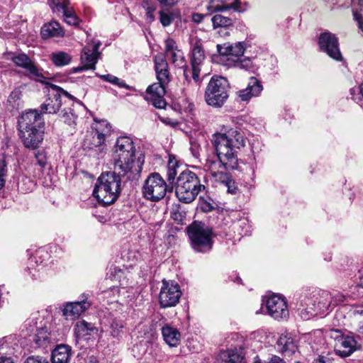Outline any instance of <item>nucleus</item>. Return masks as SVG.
<instances>
[{
	"label": "nucleus",
	"mask_w": 363,
	"mask_h": 363,
	"mask_svg": "<svg viewBox=\"0 0 363 363\" xmlns=\"http://www.w3.org/2000/svg\"><path fill=\"white\" fill-rule=\"evenodd\" d=\"M213 28H228L233 24V19L220 14H216L211 18Z\"/></svg>",
	"instance_id": "33"
},
{
	"label": "nucleus",
	"mask_w": 363,
	"mask_h": 363,
	"mask_svg": "<svg viewBox=\"0 0 363 363\" xmlns=\"http://www.w3.org/2000/svg\"><path fill=\"white\" fill-rule=\"evenodd\" d=\"M229 88V83L225 78L212 77L205 90V101L212 107H222L228 99Z\"/></svg>",
	"instance_id": "8"
},
{
	"label": "nucleus",
	"mask_w": 363,
	"mask_h": 363,
	"mask_svg": "<svg viewBox=\"0 0 363 363\" xmlns=\"http://www.w3.org/2000/svg\"><path fill=\"white\" fill-rule=\"evenodd\" d=\"M51 60L55 65L63 67L70 63L72 57L68 53L60 51L52 53L51 55Z\"/></svg>",
	"instance_id": "31"
},
{
	"label": "nucleus",
	"mask_w": 363,
	"mask_h": 363,
	"mask_svg": "<svg viewBox=\"0 0 363 363\" xmlns=\"http://www.w3.org/2000/svg\"><path fill=\"white\" fill-rule=\"evenodd\" d=\"M21 91L19 89H15L9 96L7 101L13 108H18L21 106Z\"/></svg>",
	"instance_id": "38"
},
{
	"label": "nucleus",
	"mask_w": 363,
	"mask_h": 363,
	"mask_svg": "<svg viewBox=\"0 0 363 363\" xmlns=\"http://www.w3.org/2000/svg\"><path fill=\"white\" fill-rule=\"evenodd\" d=\"M35 159L37 160L38 164L41 167H44L46 164V158L45 156L43 153L38 152L35 155Z\"/></svg>",
	"instance_id": "51"
},
{
	"label": "nucleus",
	"mask_w": 363,
	"mask_h": 363,
	"mask_svg": "<svg viewBox=\"0 0 363 363\" xmlns=\"http://www.w3.org/2000/svg\"><path fill=\"white\" fill-rule=\"evenodd\" d=\"M100 125L101 127L96 128L91 132V140L87 147L89 149L98 148L96 151L102 153L105 147L106 136L111 133V127L106 121H102Z\"/></svg>",
	"instance_id": "19"
},
{
	"label": "nucleus",
	"mask_w": 363,
	"mask_h": 363,
	"mask_svg": "<svg viewBox=\"0 0 363 363\" xmlns=\"http://www.w3.org/2000/svg\"><path fill=\"white\" fill-rule=\"evenodd\" d=\"M359 92L361 94V97L359 99L357 103L361 106V108L363 109V82L359 86Z\"/></svg>",
	"instance_id": "55"
},
{
	"label": "nucleus",
	"mask_w": 363,
	"mask_h": 363,
	"mask_svg": "<svg viewBox=\"0 0 363 363\" xmlns=\"http://www.w3.org/2000/svg\"><path fill=\"white\" fill-rule=\"evenodd\" d=\"M218 185H222L227 189V191L230 194H235L238 191L235 182L232 179L231 177L227 174L225 178H222L220 181L217 183Z\"/></svg>",
	"instance_id": "36"
},
{
	"label": "nucleus",
	"mask_w": 363,
	"mask_h": 363,
	"mask_svg": "<svg viewBox=\"0 0 363 363\" xmlns=\"http://www.w3.org/2000/svg\"><path fill=\"white\" fill-rule=\"evenodd\" d=\"M267 312L275 320L285 319L289 316L286 301L279 296H271L266 303Z\"/></svg>",
	"instance_id": "16"
},
{
	"label": "nucleus",
	"mask_w": 363,
	"mask_h": 363,
	"mask_svg": "<svg viewBox=\"0 0 363 363\" xmlns=\"http://www.w3.org/2000/svg\"><path fill=\"white\" fill-rule=\"evenodd\" d=\"M111 291L113 293V294H118L119 293V289L118 286H113L111 288Z\"/></svg>",
	"instance_id": "61"
},
{
	"label": "nucleus",
	"mask_w": 363,
	"mask_h": 363,
	"mask_svg": "<svg viewBox=\"0 0 363 363\" xmlns=\"http://www.w3.org/2000/svg\"><path fill=\"white\" fill-rule=\"evenodd\" d=\"M277 344L278 350L286 356L293 354L297 348L296 342L289 335H281Z\"/></svg>",
	"instance_id": "24"
},
{
	"label": "nucleus",
	"mask_w": 363,
	"mask_h": 363,
	"mask_svg": "<svg viewBox=\"0 0 363 363\" xmlns=\"http://www.w3.org/2000/svg\"><path fill=\"white\" fill-rule=\"evenodd\" d=\"M72 355V349L66 345L57 346L52 352V363H69Z\"/></svg>",
	"instance_id": "26"
},
{
	"label": "nucleus",
	"mask_w": 363,
	"mask_h": 363,
	"mask_svg": "<svg viewBox=\"0 0 363 363\" xmlns=\"http://www.w3.org/2000/svg\"><path fill=\"white\" fill-rule=\"evenodd\" d=\"M178 162L175 157L169 155L167 166V179L169 184H173L177 174Z\"/></svg>",
	"instance_id": "30"
},
{
	"label": "nucleus",
	"mask_w": 363,
	"mask_h": 363,
	"mask_svg": "<svg viewBox=\"0 0 363 363\" xmlns=\"http://www.w3.org/2000/svg\"><path fill=\"white\" fill-rule=\"evenodd\" d=\"M353 15H354V19L357 21L358 23V26L359 28V29H361L362 31H363V18L361 16V15L357 12V11H354L353 13Z\"/></svg>",
	"instance_id": "53"
},
{
	"label": "nucleus",
	"mask_w": 363,
	"mask_h": 363,
	"mask_svg": "<svg viewBox=\"0 0 363 363\" xmlns=\"http://www.w3.org/2000/svg\"><path fill=\"white\" fill-rule=\"evenodd\" d=\"M33 340L38 346L46 347L48 344L54 342L56 340V337L49 332L46 327H44L38 330Z\"/></svg>",
	"instance_id": "27"
},
{
	"label": "nucleus",
	"mask_w": 363,
	"mask_h": 363,
	"mask_svg": "<svg viewBox=\"0 0 363 363\" xmlns=\"http://www.w3.org/2000/svg\"><path fill=\"white\" fill-rule=\"evenodd\" d=\"M245 50V43L237 42L234 44L230 43L229 56L235 57L239 59L242 56Z\"/></svg>",
	"instance_id": "40"
},
{
	"label": "nucleus",
	"mask_w": 363,
	"mask_h": 363,
	"mask_svg": "<svg viewBox=\"0 0 363 363\" xmlns=\"http://www.w3.org/2000/svg\"><path fill=\"white\" fill-rule=\"evenodd\" d=\"M145 343L140 342L139 344H137L133 347V351L135 350V349H145Z\"/></svg>",
	"instance_id": "60"
},
{
	"label": "nucleus",
	"mask_w": 363,
	"mask_h": 363,
	"mask_svg": "<svg viewBox=\"0 0 363 363\" xmlns=\"http://www.w3.org/2000/svg\"><path fill=\"white\" fill-rule=\"evenodd\" d=\"M62 112L60 117L65 123L69 125L75 124L77 116L70 108L68 110L65 109Z\"/></svg>",
	"instance_id": "45"
},
{
	"label": "nucleus",
	"mask_w": 363,
	"mask_h": 363,
	"mask_svg": "<svg viewBox=\"0 0 363 363\" xmlns=\"http://www.w3.org/2000/svg\"><path fill=\"white\" fill-rule=\"evenodd\" d=\"M205 16H206V15H204V14L194 13L191 16V19L194 23H200L203 20Z\"/></svg>",
	"instance_id": "52"
},
{
	"label": "nucleus",
	"mask_w": 363,
	"mask_h": 363,
	"mask_svg": "<svg viewBox=\"0 0 363 363\" xmlns=\"http://www.w3.org/2000/svg\"><path fill=\"white\" fill-rule=\"evenodd\" d=\"M178 49L176 42L171 38L165 40V52L167 55Z\"/></svg>",
	"instance_id": "48"
},
{
	"label": "nucleus",
	"mask_w": 363,
	"mask_h": 363,
	"mask_svg": "<svg viewBox=\"0 0 363 363\" xmlns=\"http://www.w3.org/2000/svg\"><path fill=\"white\" fill-rule=\"evenodd\" d=\"M216 47H217V50L220 55H224V56H229V52H230L229 50H230V43H225L223 45L218 44Z\"/></svg>",
	"instance_id": "49"
},
{
	"label": "nucleus",
	"mask_w": 363,
	"mask_h": 363,
	"mask_svg": "<svg viewBox=\"0 0 363 363\" xmlns=\"http://www.w3.org/2000/svg\"><path fill=\"white\" fill-rule=\"evenodd\" d=\"M161 4L166 5V6H173L176 4L179 0H157Z\"/></svg>",
	"instance_id": "54"
},
{
	"label": "nucleus",
	"mask_w": 363,
	"mask_h": 363,
	"mask_svg": "<svg viewBox=\"0 0 363 363\" xmlns=\"http://www.w3.org/2000/svg\"><path fill=\"white\" fill-rule=\"evenodd\" d=\"M160 120L164 123L169 124V125H174L177 124V123H175V122H171V120L169 118H160Z\"/></svg>",
	"instance_id": "59"
},
{
	"label": "nucleus",
	"mask_w": 363,
	"mask_h": 363,
	"mask_svg": "<svg viewBox=\"0 0 363 363\" xmlns=\"http://www.w3.org/2000/svg\"><path fill=\"white\" fill-rule=\"evenodd\" d=\"M219 357L224 363H240L243 359L240 354L234 350L222 351Z\"/></svg>",
	"instance_id": "29"
},
{
	"label": "nucleus",
	"mask_w": 363,
	"mask_h": 363,
	"mask_svg": "<svg viewBox=\"0 0 363 363\" xmlns=\"http://www.w3.org/2000/svg\"><path fill=\"white\" fill-rule=\"evenodd\" d=\"M205 189L198 176L190 170L180 173L177 180L176 195L179 201L189 203L192 202L201 190Z\"/></svg>",
	"instance_id": "7"
},
{
	"label": "nucleus",
	"mask_w": 363,
	"mask_h": 363,
	"mask_svg": "<svg viewBox=\"0 0 363 363\" xmlns=\"http://www.w3.org/2000/svg\"><path fill=\"white\" fill-rule=\"evenodd\" d=\"M7 176V165L4 157L0 158V189H1L6 182Z\"/></svg>",
	"instance_id": "46"
},
{
	"label": "nucleus",
	"mask_w": 363,
	"mask_h": 363,
	"mask_svg": "<svg viewBox=\"0 0 363 363\" xmlns=\"http://www.w3.org/2000/svg\"><path fill=\"white\" fill-rule=\"evenodd\" d=\"M89 363H97V360L94 357H90Z\"/></svg>",
	"instance_id": "62"
},
{
	"label": "nucleus",
	"mask_w": 363,
	"mask_h": 363,
	"mask_svg": "<svg viewBox=\"0 0 363 363\" xmlns=\"http://www.w3.org/2000/svg\"><path fill=\"white\" fill-rule=\"evenodd\" d=\"M205 53L201 44L196 42L192 48L191 55V68L184 66V76L187 82L193 79L196 85L199 87L202 82L200 77L201 67L205 60Z\"/></svg>",
	"instance_id": "10"
},
{
	"label": "nucleus",
	"mask_w": 363,
	"mask_h": 363,
	"mask_svg": "<svg viewBox=\"0 0 363 363\" xmlns=\"http://www.w3.org/2000/svg\"><path fill=\"white\" fill-rule=\"evenodd\" d=\"M213 144L216 156L209 157L203 169L208 173V179L212 184L217 186V183L228 174L224 170L237 169L238 150L245 146V138L238 130L229 128L213 134Z\"/></svg>",
	"instance_id": "1"
},
{
	"label": "nucleus",
	"mask_w": 363,
	"mask_h": 363,
	"mask_svg": "<svg viewBox=\"0 0 363 363\" xmlns=\"http://www.w3.org/2000/svg\"><path fill=\"white\" fill-rule=\"evenodd\" d=\"M263 90L261 82L255 77H250L247 86L238 91L242 101H249L252 97L258 96Z\"/></svg>",
	"instance_id": "21"
},
{
	"label": "nucleus",
	"mask_w": 363,
	"mask_h": 363,
	"mask_svg": "<svg viewBox=\"0 0 363 363\" xmlns=\"http://www.w3.org/2000/svg\"><path fill=\"white\" fill-rule=\"evenodd\" d=\"M35 186V182L26 176H22L18 182V191L23 194L32 191Z\"/></svg>",
	"instance_id": "32"
},
{
	"label": "nucleus",
	"mask_w": 363,
	"mask_h": 363,
	"mask_svg": "<svg viewBox=\"0 0 363 363\" xmlns=\"http://www.w3.org/2000/svg\"><path fill=\"white\" fill-rule=\"evenodd\" d=\"M154 62L156 77L159 82L154 83L147 88L145 99L155 108H164L167 105L164 99L166 86L171 80L169 66L165 56L162 53L157 54L155 57Z\"/></svg>",
	"instance_id": "4"
},
{
	"label": "nucleus",
	"mask_w": 363,
	"mask_h": 363,
	"mask_svg": "<svg viewBox=\"0 0 363 363\" xmlns=\"http://www.w3.org/2000/svg\"><path fill=\"white\" fill-rule=\"evenodd\" d=\"M161 330L163 340L169 347H175L180 344L182 335L177 328L165 324Z\"/></svg>",
	"instance_id": "23"
},
{
	"label": "nucleus",
	"mask_w": 363,
	"mask_h": 363,
	"mask_svg": "<svg viewBox=\"0 0 363 363\" xmlns=\"http://www.w3.org/2000/svg\"><path fill=\"white\" fill-rule=\"evenodd\" d=\"M234 66L240 69H243L246 71H252L254 69L252 62L251 59L248 57L237 59V60L235 61Z\"/></svg>",
	"instance_id": "44"
},
{
	"label": "nucleus",
	"mask_w": 363,
	"mask_h": 363,
	"mask_svg": "<svg viewBox=\"0 0 363 363\" xmlns=\"http://www.w3.org/2000/svg\"><path fill=\"white\" fill-rule=\"evenodd\" d=\"M167 191V185L159 173H152L145 180L143 188L144 197L152 201L163 199Z\"/></svg>",
	"instance_id": "11"
},
{
	"label": "nucleus",
	"mask_w": 363,
	"mask_h": 363,
	"mask_svg": "<svg viewBox=\"0 0 363 363\" xmlns=\"http://www.w3.org/2000/svg\"><path fill=\"white\" fill-rule=\"evenodd\" d=\"M187 232L195 251L206 253L212 249L213 232L211 228L204 223L194 221L187 227Z\"/></svg>",
	"instance_id": "9"
},
{
	"label": "nucleus",
	"mask_w": 363,
	"mask_h": 363,
	"mask_svg": "<svg viewBox=\"0 0 363 363\" xmlns=\"http://www.w3.org/2000/svg\"><path fill=\"white\" fill-rule=\"evenodd\" d=\"M67 97L73 101L74 97L55 84H50L48 89V99L40 106V111L43 113H56L60 108L62 101V97Z\"/></svg>",
	"instance_id": "12"
},
{
	"label": "nucleus",
	"mask_w": 363,
	"mask_h": 363,
	"mask_svg": "<svg viewBox=\"0 0 363 363\" xmlns=\"http://www.w3.org/2000/svg\"><path fill=\"white\" fill-rule=\"evenodd\" d=\"M11 60L16 66L25 69L30 78L45 83L44 79L45 77L27 55L24 53L15 55L11 57Z\"/></svg>",
	"instance_id": "17"
},
{
	"label": "nucleus",
	"mask_w": 363,
	"mask_h": 363,
	"mask_svg": "<svg viewBox=\"0 0 363 363\" xmlns=\"http://www.w3.org/2000/svg\"><path fill=\"white\" fill-rule=\"evenodd\" d=\"M182 293L179 285L172 281H162L159 294V303L162 308L175 306L179 301Z\"/></svg>",
	"instance_id": "13"
},
{
	"label": "nucleus",
	"mask_w": 363,
	"mask_h": 363,
	"mask_svg": "<svg viewBox=\"0 0 363 363\" xmlns=\"http://www.w3.org/2000/svg\"><path fill=\"white\" fill-rule=\"evenodd\" d=\"M100 46L101 42L99 40L87 43L82 51L80 57L82 65H85L86 68L90 69H95L96 64L101 55L99 51Z\"/></svg>",
	"instance_id": "18"
},
{
	"label": "nucleus",
	"mask_w": 363,
	"mask_h": 363,
	"mask_svg": "<svg viewBox=\"0 0 363 363\" xmlns=\"http://www.w3.org/2000/svg\"><path fill=\"white\" fill-rule=\"evenodd\" d=\"M114 169L125 174L128 171L139 174L142 169V163L135 160V148L129 137L123 136L117 139L113 154Z\"/></svg>",
	"instance_id": "5"
},
{
	"label": "nucleus",
	"mask_w": 363,
	"mask_h": 363,
	"mask_svg": "<svg viewBox=\"0 0 363 363\" xmlns=\"http://www.w3.org/2000/svg\"><path fill=\"white\" fill-rule=\"evenodd\" d=\"M87 297L80 301L66 303L62 308V315L67 320H75L90 307Z\"/></svg>",
	"instance_id": "20"
},
{
	"label": "nucleus",
	"mask_w": 363,
	"mask_h": 363,
	"mask_svg": "<svg viewBox=\"0 0 363 363\" xmlns=\"http://www.w3.org/2000/svg\"><path fill=\"white\" fill-rule=\"evenodd\" d=\"M44 120L37 110L23 113L18 119L19 136L26 148L36 149L44 135Z\"/></svg>",
	"instance_id": "3"
},
{
	"label": "nucleus",
	"mask_w": 363,
	"mask_h": 363,
	"mask_svg": "<svg viewBox=\"0 0 363 363\" xmlns=\"http://www.w3.org/2000/svg\"><path fill=\"white\" fill-rule=\"evenodd\" d=\"M96 331V328L90 323L84 320L77 323L74 328V333L78 338H83L86 336L91 335Z\"/></svg>",
	"instance_id": "28"
},
{
	"label": "nucleus",
	"mask_w": 363,
	"mask_h": 363,
	"mask_svg": "<svg viewBox=\"0 0 363 363\" xmlns=\"http://www.w3.org/2000/svg\"><path fill=\"white\" fill-rule=\"evenodd\" d=\"M301 316L303 319L325 312L333 304L332 296L328 291L308 289L299 298Z\"/></svg>",
	"instance_id": "6"
},
{
	"label": "nucleus",
	"mask_w": 363,
	"mask_h": 363,
	"mask_svg": "<svg viewBox=\"0 0 363 363\" xmlns=\"http://www.w3.org/2000/svg\"><path fill=\"white\" fill-rule=\"evenodd\" d=\"M168 57L170 58L172 60V62L176 66L182 67L184 69V66H186L185 65V60L183 52L177 49V50L169 53V55H167Z\"/></svg>",
	"instance_id": "37"
},
{
	"label": "nucleus",
	"mask_w": 363,
	"mask_h": 363,
	"mask_svg": "<svg viewBox=\"0 0 363 363\" xmlns=\"http://www.w3.org/2000/svg\"><path fill=\"white\" fill-rule=\"evenodd\" d=\"M160 21L164 27L169 26L174 19V13L169 11H160Z\"/></svg>",
	"instance_id": "43"
},
{
	"label": "nucleus",
	"mask_w": 363,
	"mask_h": 363,
	"mask_svg": "<svg viewBox=\"0 0 363 363\" xmlns=\"http://www.w3.org/2000/svg\"><path fill=\"white\" fill-rule=\"evenodd\" d=\"M240 0H235L231 4H227L224 0H211L208 2L207 9L211 13L223 12L229 9L240 11Z\"/></svg>",
	"instance_id": "25"
},
{
	"label": "nucleus",
	"mask_w": 363,
	"mask_h": 363,
	"mask_svg": "<svg viewBox=\"0 0 363 363\" xmlns=\"http://www.w3.org/2000/svg\"><path fill=\"white\" fill-rule=\"evenodd\" d=\"M0 363H13L10 357H0Z\"/></svg>",
	"instance_id": "58"
},
{
	"label": "nucleus",
	"mask_w": 363,
	"mask_h": 363,
	"mask_svg": "<svg viewBox=\"0 0 363 363\" xmlns=\"http://www.w3.org/2000/svg\"><path fill=\"white\" fill-rule=\"evenodd\" d=\"M88 69H89L86 68V66H85V65H82L81 66L73 68V72L75 73V72H82V71L88 70Z\"/></svg>",
	"instance_id": "57"
},
{
	"label": "nucleus",
	"mask_w": 363,
	"mask_h": 363,
	"mask_svg": "<svg viewBox=\"0 0 363 363\" xmlns=\"http://www.w3.org/2000/svg\"><path fill=\"white\" fill-rule=\"evenodd\" d=\"M318 45L321 51L325 52L329 57L337 60H342V55L339 48L338 39L335 35L330 32L322 33L318 38Z\"/></svg>",
	"instance_id": "14"
},
{
	"label": "nucleus",
	"mask_w": 363,
	"mask_h": 363,
	"mask_svg": "<svg viewBox=\"0 0 363 363\" xmlns=\"http://www.w3.org/2000/svg\"><path fill=\"white\" fill-rule=\"evenodd\" d=\"M123 322L121 320H113L110 326V333L113 337H119L123 334Z\"/></svg>",
	"instance_id": "42"
},
{
	"label": "nucleus",
	"mask_w": 363,
	"mask_h": 363,
	"mask_svg": "<svg viewBox=\"0 0 363 363\" xmlns=\"http://www.w3.org/2000/svg\"><path fill=\"white\" fill-rule=\"evenodd\" d=\"M65 21L70 26L79 25V20L75 14L72 7L69 6L62 11Z\"/></svg>",
	"instance_id": "35"
},
{
	"label": "nucleus",
	"mask_w": 363,
	"mask_h": 363,
	"mask_svg": "<svg viewBox=\"0 0 363 363\" xmlns=\"http://www.w3.org/2000/svg\"><path fill=\"white\" fill-rule=\"evenodd\" d=\"M43 39L51 38H61L65 35V30L62 26L57 21H52L45 23L40 30Z\"/></svg>",
	"instance_id": "22"
},
{
	"label": "nucleus",
	"mask_w": 363,
	"mask_h": 363,
	"mask_svg": "<svg viewBox=\"0 0 363 363\" xmlns=\"http://www.w3.org/2000/svg\"><path fill=\"white\" fill-rule=\"evenodd\" d=\"M125 174L114 169L102 173L98 178L93 196L103 206L114 203L121 194V183L133 179L136 174L125 171Z\"/></svg>",
	"instance_id": "2"
},
{
	"label": "nucleus",
	"mask_w": 363,
	"mask_h": 363,
	"mask_svg": "<svg viewBox=\"0 0 363 363\" xmlns=\"http://www.w3.org/2000/svg\"><path fill=\"white\" fill-rule=\"evenodd\" d=\"M218 33L220 35H229V32H228V31H223V30L218 31Z\"/></svg>",
	"instance_id": "63"
},
{
	"label": "nucleus",
	"mask_w": 363,
	"mask_h": 363,
	"mask_svg": "<svg viewBox=\"0 0 363 363\" xmlns=\"http://www.w3.org/2000/svg\"><path fill=\"white\" fill-rule=\"evenodd\" d=\"M53 13H58L69 7V0H48Z\"/></svg>",
	"instance_id": "34"
},
{
	"label": "nucleus",
	"mask_w": 363,
	"mask_h": 363,
	"mask_svg": "<svg viewBox=\"0 0 363 363\" xmlns=\"http://www.w3.org/2000/svg\"><path fill=\"white\" fill-rule=\"evenodd\" d=\"M254 363H286L285 361L277 355H272L268 360H262L258 356L254 358Z\"/></svg>",
	"instance_id": "47"
},
{
	"label": "nucleus",
	"mask_w": 363,
	"mask_h": 363,
	"mask_svg": "<svg viewBox=\"0 0 363 363\" xmlns=\"http://www.w3.org/2000/svg\"><path fill=\"white\" fill-rule=\"evenodd\" d=\"M313 363H331L328 358L325 357H319Z\"/></svg>",
	"instance_id": "56"
},
{
	"label": "nucleus",
	"mask_w": 363,
	"mask_h": 363,
	"mask_svg": "<svg viewBox=\"0 0 363 363\" xmlns=\"http://www.w3.org/2000/svg\"><path fill=\"white\" fill-rule=\"evenodd\" d=\"M358 4L360 7V9L363 11V0H358Z\"/></svg>",
	"instance_id": "64"
},
{
	"label": "nucleus",
	"mask_w": 363,
	"mask_h": 363,
	"mask_svg": "<svg viewBox=\"0 0 363 363\" xmlns=\"http://www.w3.org/2000/svg\"><path fill=\"white\" fill-rule=\"evenodd\" d=\"M335 333L334 349L337 355L347 357L359 348V345L353 337L343 336L337 330Z\"/></svg>",
	"instance_id": "15"
},
{
	"label": "nucleus",
	"mask_w": 363,
	"mask_h": 363,
	"mask_svg": "<svg viewBox=\"0 0 363 363\" xmlns=\"http://www.w3.org/2000/svg\"><path fill=\"white\" fill-rule=\"evenodd\" d=\"M143 8L146 11V19L149 23L152 22L155 20L154 12L156 10V6L154 3L144 0L142 4Z\"/></svg>",
	"instance_id": "41"
},
{
	"label": "nucleus",
	"mask_w": 363,
	"mask_h": 363,
	"mask_svg": "<svg viewBox=\"0 0 363 363\" xmlns=\"http://www.w3.org/2000/svg\"><path fill=\"white\" fill-rule=\"evenodd\" d=\"M23 363H49V362L40 356H30Z\"/></svg>",
	"instance_id": "50"
},
{
	"label": "nucleus",
	"mask_w": 363,
	"mask_h": 363,
	"mask_svg": "<svg viewBox=\"0 0 363 363\" xmlns=\"http://www.w3.org/2000/svg\"><path fill=\"white\" fill-rule=\"evenodd\" d=\"M101 78L103 79L104 81L108 82L118 86V87L125 88L128 90L132 89V87L128 85L127 84H125L124 81L120 79L118 77L114 75L109 74H104L101 75Z\"/></svg>",
	"instance_id": "39"
}]
</instances>
